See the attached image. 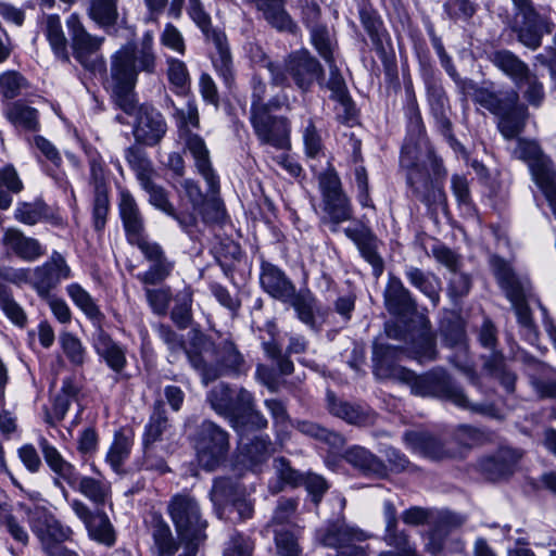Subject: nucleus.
<instances>
[{
	"label": "nucleus",
	"mask_w": 556,
	"mask_h": 556,
	"mask_svg": "<svg viewBox=\"0 0 556 556\" xmlns=\"http://www.w3.org/2000/svg\"><path fill=\"white\" fill-rule=\"evenodd\" d=\"M156 60L153 36L147 31L140 42L130 40L123 45L111 55L110 62L111 99L117 109L134 116V139L149 148L161 143L167 132V123L151 103L138 104L135 88L139 73H155Z\"/></svg>",
	"instance_id": "f257e3e1"
},
{
	"label": "nucleus",
	"mask_w": 556,
	"mask_h": 556,
	"mask_svg": "<svg viewBox=\"0 0 556 556\" xmlns=\"http://www.w3.org/2000/svg\"><path fill=\"white\" fill-rule=\"evenodd\" d=\"M66 27L70 39L64 35L58 14H50L46 17L43 34L55 60L71 65L72 54L86 72L92 75H105L106 62L101 53L104 37L91 35L77 13H72L67 17Z\"/></svg>",
	"instance_id": "f03ea898"
},
{
	"label": "nucleus",
	"mask_w": 556,
	"mask_h": 556,
	"mask_svg": "<svg viewBox=\"0 0 556 556\" xmlns=\"http://www.w3.org/2000/svg\"><path fill=\"white\" fill-rule=\"evenodd\" d=\"M452 80L462 102H467L471 97L475 104L497 118V129L506 140H513L525 131L530 114L518 90L511 87L495 89L493 81H484L480 86L469 77H462L459 73Z\"/></svg>",
	"instance_id": "7ed1b4c3"
},
{
	"label": "nucleus",
	"mask_w": 556,
	"mask_h": 556,
	"mask_svg": "<svg viewBox=\"0 0 556 556\" xmlns=\"http://www.w3.org/2000/svg\"><path fill=\"white\" fill-rule=\"evenodd\" d=\"M190 365L207 386L224 376L238 377L249 370V365L231 338H213L199 328L190 330Z\"/></svg>",
	"instance_id": "20e7f679"
},
{
	"label": "nucleus",
	"mask_w": 556,
	"mask_h": 556,
	"mask_svg": "<svg viewBox=\"0 0 556 556\" xmlns=\"http://www.w3.org/2000/svg\"><path fill=\"white\" fill-rule=\"evenodd\" d=\"M410 375L405 384L410 388V392L415 395L447 401L462 409L488 418L498 420L504 418L501 408L494 402L471 401L462 386L444 367L437 366L420 375L412 370Z\"/></svg>",
	"instance_id": "39448f33"
},
{
	"label": "nucleus",
	"mask_w": 556,
	"mask_h": 556,
	"mask_svg": "<svg viewBox=\"0 0 556 556\" xmlns=\"http://www.w3.org/2000/svg\"><path fill=\"white\" fill-rule=\"evenodd\" d=\"M66 292L74 304L79 307L87 318L96 327L92 334V348L101 363L114 374V381L126 382L131 379V375L126 371L127 348L115 341L112 336L103 328L105 315L101 312L99 305L92 296L77 282L66 287Z\"/></svg>",
	"instance_id": "423d86ee"
},
{
	"label": "nucleus",
	"mask_w": 556,
	"mask_h": 556,
	"mask_svg": "<svg viewBox=\"0 0 556 556\" xmlns=\"http://www.w3.org/2000/svg\"><path fill=\"white\" fill-rule=\"evenodd\" d=\"M357 15L361 30L356 31V38L375 51L382 64L386 81L399 84L393 40L381 14L369 0H362L357 3Z\"/></svg>",
	"instance_id": "0eeeda50"
},
{
	"label": "nucleus",
	"mask_w": 556,
	"mask_h": 556,
	"mask_svg": "<svg viewBox=\"0 0 556 556\" xmlns=\"http://www.w3.org/2000/svg\"><path fill=\"white\" fill-rule=\"evenodd\" d=\"M425 88V98L429 116L435 132L443 138L447 146L464 157L469 155L467 148L456 138L452 102L444 87L442 75L438 68L419 74Z\"/></svg>",
	"instance_id": "6e6552de"
},
{
	"label": "nucleus",
	"mask_w": 556,
	"mask_h": 556,
	"mask_svg": "<svg viewBox=\"0 0 556 556\" xmlns=\"http://www.w3.org/2000/svg\"><path fill=\"white\" fill-rule=\"evenodd\" d=\"M384 332L389 339L402 341L406 358L426 365L439 358L437 333L428 316L420 314L415 319L386 321Z\"/></svg>",
	"instance_id": "1a4fd4ad"
},
{
	"label": "nucleus",
	"mask_w": 556,
	"mask_h": 556,
	"mask_svg": "<svg viewBox=\"0 0 556 556\" xmlns=\"http://www.w3.org/2000/svg\"><path fill=\"white\" fill-rule=\"evenodd\" d=\"M426 156L430 163L431 174L426 164L405 172L406 186L412 197L424 203L428 210L437 211L439 207H447V198L443 187L447 170L443 159L438 155L431 142L427 144Z\"/></svg>",
	"instance_id": "9d476101"
},
{
	"label": "nucleus",
	"mask_w": 556,
	"mask_h": 556,
	"mask_svg": "<svg viewBox=\"0 0 556 556\" xmlns=\"http://www.w3.org/2000/svg\"><path fill=\"white\" fill-rule=\"evenodd\" d=\"M200 468L207 472L224 466L230 452V434L223 427L204 419L188 435Z\"/></svg>",
	"instance_id": "9b49d317"
},
{
	"label": "nucleus",
	"mask_w": 556,
	"mask_h": 556,
	"mask_svg": "<svg viewBox=\"0 0 556 556\" xmlns=\"http://www.w3.org/2000/svg\"><path fill=\"white\" fill-rule=\"evenodd\" d=\"M320 193V222L336 231L338 226L354 218L352 199L343 188L342 180L331 163L317 175Z\"/></svg>",
	"instance_id": "f8f14e48"
},
{
	"label": "nucleus",
	"mask_w": 556,
	"mask_h": 556,
	"mask_svg": "<svg viewBox=\"0 0 556 556\" xmlns=\"http://www.w3.org/2000/svg\"><path fill=\"white\" fill-rule=\"evenodd\" d=\"M515 15L511 29L517 39L529 49L535 50L542 45L545 35L555 30L549 5H534L532 0H511Z\"/></svg>",
	"instance_id": "ddd939ff"
},
{
	"label": "nucleus",
	"mask_w": 556,
	"mask_h": 556,
	"mask_svg": "<svg viewBox=\"0 0 556 556\" xmlns=\"http://www.w3.org/2000/svg\"><path fill=\"white\" fill-rule=\"evenodd\" d=\"M167 514L177 536L207 539L208 521L194 496L188 493L174 494L167 504Z\"/></svg>",
	"instance_id": "4468645a"
},
{
	"label": "nucleus",
	"mask_w": 556,
	"mask_h": 556,
	"mask_svg": "<svg viewBox=\"0 0 556 556\" xmlns=\"http://www.w3.org/2000/svg\"><path fill=\"white\" fill-rule=\"evenodd\" d=\"M282 109H267L249 115L253 132L261 146L278 151L291 150V121L277 114Z\"/></svg>",
	"instance_id": "2eb2a0df"
},
{
	"label": "nucleus",
	"mask_w": 556,
	"mask_h": 556,
	"mask_svg": "<svg viewBox=\"0 0 556 556\" xmlns=\"http://www.w3.org/2000/svg\"><path fill=\"white\" fill-rule=\"evenodd\" d=\"M523 456L522 448L500 445L494 452L481 456L477 460L476 469L489 482H507L519 470Z\"/></svg>",
	"instance_id": "dca6fc26"
},
{
	"label": "nucleus",
	"mask_w": 556,
	"mask_h": 556,
	"mask_svg": "<svg viewBox=\"0 0 556 556\" xmlns=\"http://www.w3.org/2000/svg\"><path fill=\"white\" fill-rule=\"evenodd\" d=\"M286 66L290 80L302 94L311 92L316 84L323 88L325 83L324 65L306 48L287 54Z\"/></svg>",
	"instance_id": "f3484780"
},
{
	"label": "nucleus",
	"mask_w": 556,
	"mask_h": 556,
	"mask_svg": "<svg viewBox=\"0 0 556 556\" xmlns=\"http://www.w3.org/2000/svg\"><path fill=\"white\" fill-rule=\"evenodd\" d=\"M406 358L401 345L375 340L371 351V370L378 380H394L406 383L412 369L401 365Z\"/></svg>",
	"instance_id": "a211bd4d"
},
{
	"label": "nucleus",
	"mask_w": 556,
	"mask_h": 556,
	"mask_svg": "<svg viewBox=\"0 0 556 556\" xmlns=\"http://www.w3.org/2000/svg\"><path fill=\"white\" fill-rule=\"evenodd\" d=\"M383 306L392 317L390 321L406 323L415 319L418 314V302L413 292L405 287L400 277L389 273L388 281L382 292Z\"/></svg>",
	"instance_id": "6ab92c4d"
},
{
	"label": "nucleus",
	"mask_w": 556,
	"mask_h": 556,
	"mask_svg": "<svg viewBox=\"0 0 556 556\" xmlns=\"http://www.w3.org/2000/svg\"><path fill=\"white\" fill-rule=\"evenodd\" d=\"M258 282L261 289L270 298L290 306L299 294L295 283L287 273L263 255L260 257Z\"/></svg>",
	"instance_id": "aec40b11"
},
{
	"label": "nucleus",
	"mask_w": 556,
	"mask_h": 556,
	"mask_svg": "<svg viewBox=\"0 0 556 556\" xmlns=\"http://www.w3.org/2000/svg\"><path fill=\"white\" fill-rule=\"evenodd\" d=\"M117 210L126 241L132 247L147 241L146 217L137 200L127 188L118 190Z\"/></svg>",
	"instance_id": "412c9836"
},
{
	"label": "nucleus",
	"mask_w": 556,
	"mask_h": 556,
	"mask_svg": "<svg viewBox=\"0 0 556 556\" xmlns=\"http://www.w3.org/2000/svg\"><path fill=\"white\" fill-rule=\"evenodd\" d=\"M75 515L83 521L89 538L108 547L116 543V531L105 511L99 507L91 510L87 504L78 498L68 501Z\"/></svg>",
	"instance_id": "4be33fe9"
},
{
	"label": "nucleus",
	"mask_w": 556,
	"mask_h": 556,
	"mask_svg": "<svg viewBox=\"0 0 556 556\" xmlns=\"http://www.w3.org/2000/svg\"><path fill=\"white\" fill-rule=\"evenodd\" d=\"M26 514L29 527L41 546L72 540L73 530L63 525L47 507L27 508Z\"/></svg>",
	"instance_id": "5701e85b"
},
{
	"label": "nucleus",
	"mask_w": 556,
	"mask_h": 556,
	"mask_svg": "<svg viewBox=\"0 0 556 556\" xmlns=\"http://www.w3.org/2000/svg\"><path fill=\"white\" fill-rule=\"evenodd\" d=\"M206 401L217 415L230 421L255 400L253 394L243 388L232 389L227 383H219L207 392Z\"/></svg>",
	"instance_id": "b1692460"
},
{
	"label": "nucleus",
	"mask_w": 556,
	"mask_h": 556,
	"mask_svg": "<svg viewBox=\"0 0 556 556\" xmlns=\"http://www.w3.org/2000/svg\"><path fill=\"white\" fill-rule=\"evenodd\" d=\"M137 248L143 257L150 263L149 268L137 275V279L143 286H159L173 274L175 261L170 260L163 250L162 245L154 241L141 242Z\"/></svg>",
	"instance_id": "393cba45"
},
{
	"label": "nucleus",
	"mask_w": 556,
	"mask_h": 556,
	"mask_svg": "<svg viewBox=\"0 0 556 556\" xmlns=\"http://www.w3.org/2000/svg\"><path fill=\"white\" fill-rule=\"evenodd\" d=\"M343 231L356 245L359 255L371 266L372 276L378 279L386 268L384 260L379 252L382 245L381 240L369 226L363 223L356 227L344 228Z\"/></svg>",
	"instance_id": "a878e982"
},
{
	"label": "nucleus",
	"mask_w": 556,
	"mask_h": 556,
	"mask_svg": "<svg viewBox=\"0 0 556 556\" xmlns=\"http://www.w3.org/2000/svg\"><path fill=\"white\" fill-rule=\"evenodd\" d=\"M73 276L65 257L58 251H52L49 258L35 267L34 290L39 298H49L62 280Z\"/></svg>",
	"instance_id": "bb28decb"
},
{
	"label": "nucleus",
	"mask_w": 556,
	"mask_h": 556,
	"mask_svg": "<svg viewBox=\"0 0 556 556\" xmlns=\"http://www.w3.org/2000/svg\"><path fill=\"white\" fill-rule=\"evenodd\" d=\"M403 440L413 451L434 462L456 459L459 455L452 447L451 439L443 440L427 431H406Z\"/></svg>",
	"instance_id": "cd10ccee"
},
{
	"label": "nucleus",
	"mask_w": 556,
	"mask_h": 556,
	"mask_svg": "<svg viewBox=\"0 0 556 556\" xmlns=\"http://www.w3.org/2000/svg\"><path fill=\"white\" fill-rule=\"evenodd\" d=\"M466 521V517L460 514L443 510L440 511L434 519L431 520L430 529L424 534L427 539L425 552L431 556H439L445 547V543L450 534L457 528L462 527Z\"/></svg>",
	"instance_id": "c85d7f7f"
},
{
	"label": "nucleus",
	"mask_w": 556,
	"mask_h": 556,
	"mask_svg": "<svg viewBox=\"0 0 556 556\" xmlns=\"http://www.w3.org/2000/svg\"><path fill=\"white\" fill-rule=\"evenodd\" d=\"M316 540L326 547L352 546L353 542H363L367 539L364 531L350 527L344 517L328 520L315 531Z\"/></svg>",
	"instance_id": "c756f323"
},
{
	"label": "nucleus",
	"mask_w": 556,
	"mask_h": 556,
	"mask_svg": "<svg viewBox=\"0 0 556 556\" xmlns=\"http://www.w3.org/2000/svg\"><path fill=\"white\" fill-rule=\"evenodd\" d=\"M255 9L262 18L278 33L298 35L300 28L291 14L287 11V0H243Z\"/></svg>",
	"instance_id": "7c9ffc66"
},
{
	"label": "nucleus",
	"mask_w": 556,
	"mask_h": 556,
	"mask_svg": "<svg viewBox=\"0 0 556 556\" xmlns=\"http://www.w3.org/2000/svg\"><path fill=\"white\" fill-rule=\"evenodd\" d=\"M467 323L462 316V309L443 308L438 319V334L441 344L452 350L467 348Z\"/></svg>",
	"instance_id": "2f4dec72"
},
{
	"label": "nucleus",
	"mask_w": 556,
	"mask_h": 556,
	"mask_svg": "<svg viewBox=\"0 0 556 556\" xmlns=\"http://www.w3.org/2000/svg\"><path fill=\"white\" fill-rule=\"evenodd\" d=\"M341 459L349 464L361 477L382 479L386 475L383 458L362 445H351L343 451Z\"/></svg>",
	"instance_id": "473e14b6"
},
{
	"label": "nucleus",
	"mask_w": 556,
	"mask_h": 556,
	"mask_svg": "<svg viewBox=\"0 0 556 556\" xmlns=\"http://www.w3.org/2000/svg\"><path fill=\"white\" fill-rule=\"evenodd\" d=\"M298 319L311 330L319 332L330 314V307L319 304L315 294L308 288L299 289L295 302L291 306Z\"/></svg>",
	"instance_id": "72a5a7b5"
},
{
	"label": "nucleus",
	"mask_w": 556,
	"mask_h": 556,
	"mask_svg": "<svg viewBox=\"0 0 556 556\" xmlns=\"http://www.w3.org/2000/svg\"><path fill=\"white\" fill-rule=\"evenodd\" d=\"M326 402L329 414L349 425L366 427L375 420L374 410L369 406L340 399L330 390L327 392Z\"/></svg>",
	"instance_id": "f704fd0d"
},
{
	"label": "nucleus",
	"mask_w": 556,
	"mask_h": 556,
	"mask_svg": "<svg viewBox=\"0 0 556 556\" xmlns=\"http://www.w3.org/2000/svg\"><path fill=\"white\" fill-rule=\"evenodd\" d=\"M1 243L8 253L28 263L36 262L47 253L46 248L36 238L25 236L16 228H8Z\"/></svg>",
	"instance_id": "c9c22d12"
},
{
	"label": "nucleus",
	"mask_w": 556,
	"mask_h": 556,
	"mask_svg": "<svg viewBox=\"0 0 556 556\" xmlns=\"http://www.w3.org/2000/svg\"><path fill=\"white\" fill-rule=\"evenodd\" d=\"M186 148L194 160L198 173L207 184V192L216 194L219 192V177L215 173L210 159V151L203 138L198 134H190L186 139Z\"/></svg>",
	"instance_id": "e433bc0d"
},
{
	"label": "nucleus",
	"mask_w": 556,
	"mask_h": 556,
	"mask_svg": "<svg viewBox=\"0 0 556 556\" xmlns=\"http://www.w3.org/2000/svg\"><path fill=\"white\" fill-rule=\"evenodd\" d=\"M404 92L405 96L403 100V113L405 117L407 135L417 140L426 139L428 143L430 141L428 138L426 124L412 80H408L404 84Z\"/></svg>",
	"instance_id": "4c0bfd02"
},
{
	"label": "nucleus",
	"mask_w": 556,
	"mask_h": 556,
	"mask_svg": "<svg viewBox=\"0 0 556 556\" xmlns=\"http://www.w3.org/2000/svg\"><path fill=\"white\" fill-rule=\"evenodd\" d=\"M490 265L498 286L511 305L527 300L521 281L505 258L493 255L490 260Z\"/></svg>",
	"instance_id": "58836bf2"
},
{
	"label": "nucleus",
	"mask_w": 556,
	"mask_h": 556,
	"mask_svg": "<svg viewBox=\"0 0 556 556\" xmlns=\"http://www.w3.org/2000/svg\"><path fill=\"white\" fill-rule=\"evenodd\" d=\"M451 442L459 454L456 459H464L472 448L491 442V432L485 428L462 424L455 427Z\"/></svg>",
	"instance_id": "ea45409f"
},
{
	"label": "nucleus",
	"mask_w": 556,
	"mask_h": 556,
	"mask_svg": "<svg viewBox=\"0 0 556 556\" xmlns=\"http://www.w3.org/2000/svg\"><path fill=\"white\" fill-rule=\"evenodd\" d=\"M38 445L46 464L56 475L53 481L54 485L62 490L63 496L68 501V492L61 482V479L67 482L68 479H71V477L77 470L76 467L67 462L47 438L40 437L38 440Z\"/></svg>",
	"instance_id": "a19ab883"
},
{
	"label": "nucleus",
	"mask_w": 556,
	"mask_h": 556,
	"mask_svg": "<svg viewBox=\"0 0 556 556\" xmlns=\"http://www.w3.org/2000/svg\"><path fill=\"white\" fill-rule=\"evenodd\" d=\"M404 276L414 289L429 299L433 307L439 306L441 302L442 282L435 274L408 265L404 268Z\"/></svg>",
	"instance_id": "79ce46f5"
},
{
	"label": "nucleus",
	"mask_w": 556,
	"mask_h": 556,
	"mask_svg": "<svg viewBox=\"0 0 556 556\" xmlns=\"http://www.w3.org/2000/svg\"><path fill=\"white\" fill-rule=\"evenodd\" d=\"M250 114L267 109L289 108V97L285 92H279L268 98L267 83L258 74L252 75L250 79Z\"/></svg>",
	"instance_id": "37998d69"
},
{
	"label": "nucleus",
	"mask_w": 556,
	"mask_h": 556,
	"mask_svg": "<svg viewBox=\"0 0 556 556\" xmlns=\"http://www.w3.org/2000/svg\"><path fill=\"white\" fill-rule=\"evenodd\" d=\"M170 428L165 402L155 400L151 407L148 422L144 426L142 434V448L144 452L150 450L156 442L163 440V435Z\"/></svg>",
	"instance_id": "c03bdc74"
},
{
	"label": "nucleus",
	"mask_w": 556,
	"mask_h": 556,
	"mask_svg": "<svg viewBox=\"0 0 556 556\" xmlns=\"http://www.w3.org/2000/svg\"><path fill=\"white\" fill-rule=\"evenodd\" d=\"M208 42H212L216 50L215 55L212 56L213 67L225 87L231 91L236 87V71L227 36L217 34Z\"/></svg>",
	"instance_id": "a18cd8bd"
},
{
	"label": "nucleus",
	"mask_w": 556,
	"mask_h": 556,
	"mask_svg": "<svg viewBox=\"0 0 556 556\" xmlns=\"http://www.w3.org/2000/svg\"><path fill=\"white\" fill-rule=\"evenodd\" d=\"M66 483L92 502L96 508L103 507L111 497V485L109 482L81 476L77 470Z\"/></svg>",
	"instance_id": "49530a36"
},
{
	"label": "nucleus",
	"mask_w": 556,
	"mask_h": 556,
	"mask_svg": "<svg viewBox=\"0 0 556 556\" xmlns=\"http://www.w3.org/2000/svg\"><path fill=\"white\" fill-rule=\"evenodd\" d=\"M383 517L386 520V531L383 540L387 545L396 551H417L415 543L409 540V534L405 529L399 528L397 510L393 502L386 501L383 503Z\"/></svg>",
	"instance_id": "de8ad7c7"
},
{
	"label": "nucleus",
	"mask_w": 556,
	"mask_h": 556,
	"mask_svg": "<svg viewBox=\"0 0 556 556\" xmlns=\"http://www.w3.org/2000/svg\"><path fill=\"white\" fill-rule=\"evenodd\" d=\"M247 491L239 476H217L213 479L210 490V500L214 507L230 505Z\"/></svg>",
	"instance_id": "09e8293b"
},
{
	"label": "nucleus",
	"mask_w": 556,
	"mask_h": 556,
	"mask_svg": "<svg viewBox=\"0 0 556 556\" xmlns=\"http://www.w3.org/2000/svg\"><path fill=\"white\" fill-rule=\"evenodd\" d=\"M80 391L81 388L77 384L74 378H64L60 391L55 394L52 401V415L49 413L46 414V422L54 426L55 421H62L65 418L72 402L78 401Z\"/></svg>",
	"instance_id": "8fccbe9b"
},
{
	"label": "nucleus",
	"mask_w": 556,
	"mask_h": 556,
	"mask_svg": "<svg viewBox=\"0 0 556 556\" xmlns=\"http://www.w3.org/2000/svg\"><path fill=\"white\" fill-rule=\"evenodd\" d=\"M87 14L108 35H116L118 0H89Z\"/></svg>",
	"instance_id": "3c124183"
},
{
	"label": "nucleus",
	"mask_w": 556,
	"mask_h": 556,
	"mask_svg": "<svg viewBox=\"0 0 556 556\" xmlns=\"http://www.w3.org/2000/svg\"><path fill=\"white\" fill-rule=\"evenodd\" d=\"M134 440L135 431L130 427H123L115 431L105 460L116 473L121 472L123 465L129 458Z\"/></svg>",
	"instance_id": "603ef678"
},
{
	"label": "nucleus",
	"mask_w": 556,
	"mask_h": 556,
	"mask_svg": "<svg viewBox=\"0 0 556 556\" xmlns=\"http://www.w3.org/2000/svg\"><path fill=\"white\" fill-rule=\"evenodd\" d=\"M490 62L508 76L517 88H521V77L530 70L528 64L507 49L494 50L489 54Z\"/></svg>",
	"instance_id": "864d4df0"
},
{
	"label": "nucleus",
	"mask_w": 556,
	"mask_h": 556,
	"mask_svg": "<svg viewBox=\"0 0 556 556\" xmlns=\"http://www.w3.org/2000/svg\"><path fill=\"white\" fill-rule=\"evenodd\" d=\"M275 480L269 482L271 494L282 492L287 486L295 489L301 486L305 473L292 467L290 459L278 456L273 460Z\"/></svg>",
	"instance_id": "5fc2aeb1"
},
{
	"label": "nucleus",
	"mask_w": 556,
	"mask_h": 556,
	"mask_svg": "<svg viewBox=\"0 0 556 556\" xmlns=\"http://www.w3.org/2000/svg\"><path fill=\"white\" fill-rule=\"evenodd\" d=\"M150 529L157 556H174L179 548V540L174 538L168 523L161 514L151 515Z\"/></svg>",
	"instance_id": "6e6d98bb"
},
{
	"label": "nucleus",
	"mask_w": 556,
	"mask_h": 556,
	"mask_svg": "<svg viewBox=\"0 0 556 556\" xmlns=\"http://www.w3.org/2000/svg\"><path fill=\"white\" fill-rule=\"evenodd\" d=\"M4 115L16 129L27 132H37L40 129L38 110L23 101L8 103Z\"/></svg>",
	"instance_id": "4d7b16f0"
},
{
	"label": "nucleus",
	"mask_w": 556,
	"mask_h": 556,
	"mask_svg": "<svg viewBox=\"0 0 556 556\" xmlns=\"http://www.w3.org/2000/svg\"><path fill=\"white\" fill-rule=\"evenodd\" d=\"M174 305L169 312V318L173 324L180 330H186L193 323V288L190 285L178 290L173 300Z\"/></svg>",
	"instance_id": "13d9d810"
},
{
	"label": "nucleus",
	"mask_w": 556,
	"mask_h": 556,
	"mask_svg": "<svg viewBox=\"0 0 556 556\" xmlns=\"http://www.w3.org/2000/svg\"><path fill=\"white\" fill-rule=\"evenodd\" d=\"M271 444L267 434H257L248 439L247 442L241 441L240 454L243 464L250 469H254L266 463L270 456Z\"/></svg>",
	"instance_id": "bf43d9fd"
},
{
	"label": "nucleus",
	"mask_w": 556,
	"mask_h": 556,
	"mask_svg": "<svg viewBox=\"0 0 556 556\" xmlns=\"http://www.w3.org/2000/svg\"><path fill=\"white\" fill-rule=\"evenodd\" d=\"M230 426L237 432L240 441H243L248 435L267 428L268 421L265 416L255 408V401L248 408L236 415L229 421Z\"/></svg>",
	"instance_id": "052dcab7"
},
{
	"label": "nucleus",
	"mask_w": 556,
	"mask_h": 556,
	"mask_svg": "<svg viewBox=\"0 0 556 556\" xmlns=\"http://www.w3.org/2000/svg\"><path fill=\"white\" fill-rule=\"evenodd\" d=\"M230 426L237 432L240 441H243L248 435L267 428L268 421L265 416L255 408V401L248 408L236 415L229 421Z\"/></svg>",
	"instance_id": "680f3d73"
},
{
	"label": "nucleus",
	"mask_w": 556,
	"mask_h": 556,
	"mask_svg": "<svg viewBox=\"0 0 556 556\" xmlns=\"http://www.w3.org/2000/svg\"><path fill=\"white\" fill-rule=\"evenodd\" d=\"M144 148L148 146L134 141V143L125 149V160L131 170L135 173L138 182L149 177H153L154 168Z\"/></svg>",
	"instance_id": "e2e57ef3"
},
{
	"label": "nucleus",
	"mask_w": 556,
	"mask_h": 556,
	"mask_svg": "<svg viewBox=\"0 0 556 556\" xmlns=\"http://www.w3.org/2000/svg\"><path fill=\"white\" fill-rule=\"evenodd\" d=\"M383 456L386 475L381 480H388L391 475H418L422 471L421 467L412 463L405 453L394 446L386 447Z\"/></svg>",
	"instance_id": "0e129e2a"
},
{
	"label": "nucleus",
	"mask_w": 556,
	"mask_h": 556,
	"mask_svg": "<svg viewBox=\"0 0 556 556\" xmlns=\"http://www.w3.org/2000/svg\"><path fill=\"white\" fill-rule=\"evenodd\" d=\"M406 34L412 42V48L418 63V72H429L438 68L432 58L430 48L424 37L421 29L415 23L406 27Z\"/></svg>",
	"instance_id": "69168bd1"
},
{
	"label": "nucleus",
	"mask_w": 556,
	"mask_h": 556,
	"mask_svg": "<svg viewBox=\"0 0 556 556\" xmlns=\"http://www.w3.org/2000/svg\"><path fill=\"white\" fill-rule=\"evenodd\" d=\"M311 43L318 55L327 63L336 60L334 52L338 49L336 35L326 24H320L308 29Z\"/></svg>",
	"instance_id": "338daca9"
},
{
	"label": "nucleus",
	"mask_w": 556,
	"mask_h": 556,
	"mask_svg": "<svg viewBox=\"0 0 556 556\" xmlns=\"http://www.w3.org/2000/svg\"><path fill=\"white\" fill-rule=\"evenodd\" d=\"M278 556H304L300 545V528H277L273 530Z\"/></svg>",
	"instance_id": "774afa93"
}]
</instances>
